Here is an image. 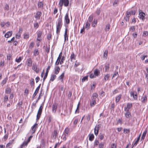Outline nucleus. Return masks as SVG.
Listing matches in <instances>:
<instances>
[{"label":"nucleus","instance_id":"30","mask_svg":"<svg viewBox=\"0 0 148 148\" xmlns=\"http://www.w3.org/2000/svg\"><path fill=\"white\" fill-rule=\"evenodd\" d=\"M63 3L64 6L67 7L68 6L69 3L68 0H63Z\"/></svg>","mask_w":148,"mask_h":148},{"label":"nucleus","instance_id":"32","mask_svg":"<svg viewBox=\"0 0 148 148\" xmlns=\"http://www.w3.org/2000/svg\"><path fill=\"white\" fill-rule=\"evenodd\" d=\"M56 77V76L55 75H51L50 80L53 81Z\"/></svg>","mask_w":148,"mask_h":148},{"label":"nucleus","instance_id":"11","mask_svg":"<svg viewBox=\"0 0 148 148\" xmlns=\"http://www.w3.org/2000/svg\"><path fill=\"white\" fill-rule=\"evenodd\" d=\"M50 66H48L47 68V69L46 72L45 73V76H44V78L43 79V81L44 82L45 80V79L47 78L48 73L49 72V70L50 69Z\"/></svg>","mask_w":148,"mask_h":148},{"label":"nucleus","instance_id":"55","mask_svg":"<svg viewBox=\"0 0 148 148\" xmlns=\"http://www.w3.org/2000/svg\"><path fill=\"white\" fill-rule=\"evenodd\" d=\"M28 94V89H26L24 91V95L26 96H27Z\"/></svg>","mask_w":148,"mask_h":148},{"label":"nucleus","instance_id":"8","mask_svg":"<svg viewBox=\"0 0 148 148\" xmlns=\"http://www.w3.org/2000/svg\"><path fill=\"white\" fill-rule=\"evenodd\" d=\"M65 21L67 24H68L70 23V20L69 17V14L68 13L66 14L65 16Z\"/></svg>","mask_w":148,"mask_h":148},{"label":"nucleus","instance_id":"53","mask_svg":"<svg viewBox=\"0 0 148 148\" xmlns=\"http://www.w3.org/2000/svg\"><path fill=\"white\" fill-rule=\"evenodd\" d=\"M34 27L36 28L37 29V28L38 27H39V25L38 24V23H34Z\"/></svg>","mask_w":148,"mask_h":148},{"label":"nucleus","instance_id":"15","mask_svg":"<svg viewBox=\"0 0 148 148\" xmlns=\"http://www.w3.org/2000/svg\"><path fill=\"white\" fill-rule=\"evenodd\" d=\"M12 34V31H9L5 34L4 36L6 38H8L11 36Z\"/></svg>","mask_w":148,"mask_h":148},{"label":"nucleus","instance_id":"47","mask_svg":"<svg viewBox=\"0 0 148 148\" xmlns=\"http://www.w3.org/2000/svg\"><path fill=\"white\" fill-rule=\"evenodd\" d=\"M7 80V78H5L1 82V85L2 86L4 85L6 83Z\"/></svg>","mask_w":148,"mask_h":148},{"label":"nucleus","instance_id":"41","mask_svg":"<svg viewBox=\"0 0 148 148\" xmlns=\"http://www.w3.org/2000/svg\"><path fill=\"white\" fill-rule=\"evenodd\" d=\"M71 61H72L73 59L75 60V54L73 53H72L71 55V58H70Z\"/></svg>","mask_w":148,"mask_h":148},{"label":"nucleus","instance_id":"44","mask_svg":"<svg viewBox=\"0 0 148 148\" xmlns=\"http://www.w3.org/2000/svg\"><path fill=\"white\" fill-rule=\"evenodd\" d=\"M11 92V89L9 88H7L5 89V92L7 93H10Z\"/></svg>","mask_w":148,"mask_h":148},{"label":"nucleus","instance_id":"54","mask_svg":"<svg viewBox=\"0 0 148 148\" xmlns=\"http://www.w3.org/2000/svg\"><path fill=\"white\" fill-rule=\"evenodd\" d=\"M130 132V130L129 129H124L123 130V133L125 134H126Z\"/></svg>","mask_w":148,"mask_h":148},{"label":"nucleus","instance_id":"13","mask_svg":"<svg viewBox=\"0 0 148 148\" xmlns=\"http://www.w3.org/2000/svg\"><path fill=\"white\" fill-rule=\"evenodd\" d=\"M98 96V95L97 93H93L91 97V100H96V98H97Z\"/></svg>","mask_w":148,"mask_h":148},{"label":"nucleus","instance_id":"20","mask_svg":"<svg viewBox=\"0 0 148 148\" xmlns=\"http://www.w3.org/2000/svg\"><path fill=\"white\" fill-rule=\"evenodd\" d=\"M57 134H58V133H57V131L56 130H55L54 131V132H53V136H52L53 138L54 139H56V136L57 135Z\"/></svg>","mask_w":148,"mask_h":148},{"label":"nucleus","instance_id":"7","mask_svg":"<svg viewBox=\"0 0 148 148\" xmlns=\"http://www.w3.org/2000/svg\"><path fill=\"white\" fill-rule=\"evenodd\" d=\"M132 103H128L127 104V107L124 108V110L125 111H129V109L132 107Z\"/></svg>","mask_w":148,"mask_h":148},{"label":"nucleus","instance_id":"36","mask_svg":"<svg viewBox=\"0 0 148 148\" xmlns=\"http://www.w3.org/2000/svg\"><path fill=\"white\" fill-rule=\"evenodd\" d=\"M110 77V75L109 74H107L104 77V81L106 82L107 80H108Z\"/></svg>","mask_w":148,"mask_h":148},{"label":"nucleus","instance_id":"58","mask_svg":"<svg viewBox=\"0 0 148 148\" xmlns=\"http://www.w3.org/2000/svg\"><path fill=\"white\" fill-rule=\"evenodd\" d=\"M148 35V32L147 31L144 32L143 34V36H146Z\"/></svg>","mask_w":148,"mask_h":148},{"label":"nucleus","instance_id":"40","mask_svg":"<svg viewBox=\"0 0 148 148\" xmlns=\"http://www.w3.org/2000/svg\"><path fill=\"white\" fill-rule=\"evenodd\" d=\"M146 133H147L146 131H144L143 132V134L142 136L141 137V139H143V140L145 138V137Z\"/></svg>","mask_w":148,"mask_h":148},{"label":"nucleus","instance_id":"37","mask_svg":"<svg viewBox=\"0 0 148 148\" xmlns=\"http://www.w3.org/2000/svg\"><path fill=\"white\" fill-rule=\"evenodd\" d=\"M99 137L101 140H103L104 138V134L102 133H100L99 135Z\"/></svg>","mask_w":148,"mask_h":148},{"label":"nucleus","instance_id":"17","mask_svg":"<svg viewBox=\"0 0 148 148\" xmlns=\"http://www.w3.org/2000/svg\"><path fill=\"white\" fill-rule=\"evenodd\" d=\"M141 101L143 103H146L147 101V96L145 95L142 97L141 99Z\"/></svg>","mask_w":148,"mask_h":148},{"label":"nucleus","instance_id":"24","mask_svg":"<svg viewBox=\"0 0 148 148\" xmlns=\"http://www.w3.org/2000/svg\"><path fill=\"white\" fill-rule=\"evenodd\" d=\"M140 137V135L137 138V140L136 141L134 142V144L133 145V147L135 146L136 145L137 143H138Z\"/></svg>","mask_w":148,"mask_h":148},{"label":"nucleus","instance_id":"4","mask_svg":"<svg viewBox=\"0 0 148 148\" xmlns=\"http://www.w3.org/2000/svg\"><path fill=\"white\" fill-rule=\"evenodd\" d=\"M139 12L140 18L143 21L145 19V13L142 12L141 10H139Z\"/></svg>","mask_w":148,"mask_h":148},{"label":"nucleus","instance_id":"29","mask_svg":"<svg viewBox=\"0 0 148 148\" xmlns=\"http://www.w3.org/2000/svg\"><path fill=\"white\" fill-rule=\"evenodd\" d=\"M96 104V100H92L90 103V105L91 107H93Z\"/></svg>","mask_w":148,"mask_h":148},{"label":"nucleus","instance_id":"46","mask_svg":"<svg viewBox=\"0 0 148 148\" xmlns=\"http://www.w3.org/2000/svg\"><path fill=\"white\" fill-rule=\"evenodd\" d=\"M88 76H86L83 77L82 79V82H84L86 80H88Z\"/></svg>","mask_w":148,"mask_h":148},{"label":"nucleus","instance_id":"56","mask_svg":"<svg viewBox=\"0 0 148 148\" xmlns=\"http://www.w3.org/2000/svg\"><path fill=\"white\" fill-rule=\"evenodd\" d=\"M61 28H56V34H59V33L60 31V30L61 29Z\"/></svg>","mask_w":148,"mask_h":148},{"label":"nucleus","instance_id":"23","mask_svg":"<svg viewBox=\"0 0 148 148\" xmlns=\"http://www.w3.org/2000/svg\"><path fill=\"white\" fill-rule=\"evenodd\" d=\"M69 132V129L68 128H66L64 131V136H68Z\"/></svg>","mask_w":148,"mask_h":148},{"label":"nucleus","instance_id":"51","mask_svg":"<svg viewBox=\"0 0 148 148\" xmlns=\"http://www.w3.org/2000/svg\"><path fill=\"white\" fill-rule=\"evenodd\" d=\"M42 32L41 31H39L37 33L38 38H40L42 35Z\"/></svg>","mask_w":148,"mask_h":148},{"label":"nucleus","instance_id":"31","mask_svg":"<svg viewBox=\"0 0 148 148\" xmlns=\"http://www.w3.org/2000/svg\"><path fill=\"white\" fill-rule=\"evenodd\" d=\"M64 72L63 73L58 77V79L59 80H61L62 82L63 79L64 77Z\"/></svg>","mask_w":148,"mask_h":148},{"label":"nucleus","instance_id":"63","mask_svg":"<svg viewBox=\"0 0 148 148\" xmlns=\"http://www.w3.org/2000/svg\"><path fill=\"white\" fill-rule=\"evenodd\" d=\"M9 9V5L7 4L5 5V10H8Z\"/></svg>","mask_w":148,"mask_h":148},{"label":"nucleus","instance_id":"1","mask_svg":"<svg viewBox=\"0 0 148 148\" xmlns=\"http://www.w3.org/2000/svg\"><path fill=\"white\" fill-rule=\"evenodd\" d=\"M43 105L44 104H42V105H41L40 106L39 109L38 110V112L36 116V120L37 121H38L40 117V115L42 112V110L43 108Z\"/></svg>","mask_w":148,"mask_h":148},{"label":"nucleus","instance_id":"60","mask_svg":"<svg viewBox=\"0 0 148 148\" xmlns=\"http://www.w3.org/2000/svg\"><path fill=\"white\" fill-rule=\"evenodd\" d=\"M62 52H61L60 53L59 55V56L57 58L58 60H60L61 57L62 56Z\"/></svg>","mask_w":148,"mask_h":148},{"label":"nucleus","instance_id":"49","mask_svg":"<svg viewBox=\"0 0 148 148\" xmlns=\"http://www.w3.org/2000/svg\"><path fill=\"white\" fill-rule=\"evenodd\" d=\"M104 143H101L99 145V148H103Z\"/></svg>","mask_w":148,"mask_h":148},{"label":"nucleus","instance_id":"9","mask_svg":"<svg viewBox=\"0 0 148 148\" xmlns=\"http://www.w3.org/2000/svg\"><path fill=\"white\" fill-rule=\"evenodd\" d=\"M42 14V13L41 11H38L37 12L34 17L36 18L39 19L40 18V17L41 16Z\"/></svg>","mask_w":148,"mask_h":148},{"label":"nucleus","instance_id":"19","mask_svg":"<svg viewBox=\"0 0 148 148\" xmlns=\"http://www.w3.org/2000/svg\"><path fill=\"white\" fill-rule=\"evenodd\" d=\"M67 28L65 29V33L64 34V41H65L66 40H68V35L67 34Z\"/></svg>","mask_w":148,"mask_h":148},{"label":"nucleus","instance_id":"38","mask_svg":"<svg viewBox=\"0 0 148 148\" xmlns=\"http://www.w3.org/2000/svg\"><path fill=\"white\" fill-rule=\"evenodd\" d=\"M119 3V1L118 0H115L113 4V6L114 7H116L117 6V5Z\"/></svg>","mask_w":148,"mask_h":148},{"label":"nucleus","instance_id":"64","mask_svg":"<svg viewBox=\"0 0 148 148\" xmlns=\"http://www.w3.org/2000/svg\"><path fill=\"white\" fill-rule=\"evenodd\" d=\"M8 97L7 95H5L4 97V101L5 102H6L8 100Z\"/></svg>","mask_w":148,"mask_h":148},{"label":"nucleus","instance_id":"35","mask_svg":"<svg viewBox=\"0 0 148 148\" xmlns=\"http://www.w3.org/2000/svg\"><path fill=\"white\" fill-rule=\"evenodd\" d=\"M97 20H95V19L92 23V25L93 27H95L96 26V25H97Z\"/></svg>","mask_w":148,"mask_h":148},{"label":"nucleus","instance_id":"25","mask_svg":"<svg viewBox=\"0 0 148 148\" xmlns=\"http://www.w3.org/2000/svg\"><path fill=\"white\" fill-rule=\"evenodd\" d=\"M108 53V51L107 50H105L104 53L103 58L105 60L107 59Z\"/></svg>","mask_w":148,"mask_h":148},{"label":"nucleus","instance_id":"43","mask_svg":"<svg viewBox=\"0 0 148 148\" xmlns=\"http://www.w3.org/2000/svg\"><path fill=\"white\" fill-rule=\"evenodd\" d=\"M90 25V23L88 22H87L85 26V28L87 29H88L89 28Z\"/></svg>","mask_w":148,"mask_h":148},{"label":"nucleus","instance_id":"3","mask_svg":"<svg viewBox=\"0 0 148 148\" xmlns=\"http://www.w3.org/2000/svg\"><path fill=\"white\" fill-rule=\"evenodd\" d=\"M62 25V16H59L58 20V23L56 25V28H61Z\"/></svg>","mask_w":148,"mask_h":148},{"label":"nucleus","instance_id":"16","mask_svg":"<svg viewBox=\"0 0 148 148\" xmlns=\"http://www.w3.org/2000/svg\"><path fill=\"white\" fill-rule=\"evenodd\" d=\"M60 70V68L59 66H57L55 68L54 73L56 75H57L59 73Z\"/></svg>","mask_w":148,"mask_h":148},{"label":"nucleus","instance_id":"62","mask_svg":"<svg viewBox=\"0 0 148 148\" xmlns=\"http://www.w3.org/2000/svg\"><path fill=\"white\" fill-rule=\"evenodd\" d=\"M63 0H60V1L59 4L60 6L61 7H62V6L63 4Z\"/></svg>","mask_w":148,"mask_h":148},{"label":"nucleus","instance_id":"34","mask_svg":"<svg viewBox=\"0 0 148 148\" xmlns=\"http://www.w3.org/2000/svg\"><path fill=\"white\" fill-rule=\"evenodd\" d=\"M14 140H13L12 141H11V142H10L8 143L6 145V147H10L12 145L13 143Z\"/></svg>","mask_w":148,"mask_h":148},{"label":"nucleus","instance_id":"22","mask_svg":"<svg viewBox=\"0 0 148 148\" xmlns=\"http://www.w3.org/2000/svg\"><path fill=\"white\" fill-rule=\"evenodd\" d=\"M89 140L92 141L93 140L94 138V136L93 134H90L89 135Z\"/></svg>","mask_w":148,"mask_h":148},{"label":"nucleus","instance_id":"18","mask_svg":"<svg viewBox=\"0 0 148 148\" xmlns=\"http://www.w3.org/2000/svg\"><path fill=\"white\" fill-rule=\"evenodd\" d=\"M122 96V95L120 94L117 96L116 97L115 101L116 103H118L119 101Z\"/></svg>","mask_w":148,"mask_h":148},{"label":"nucleus","instance_id":"50","mask_svg":"<svg viewBox=\"0 0 148 148\" xmlns=\"http://www.w3.org/2000/svg\"><path fill=\"white\" fill-rule=\"evenodd\" d=\"M135 29V27L134 26H132L130 28V31L132 32H133L134 31Z\"/></svg>","mask_w":148,"mask_h":148},{"label":"nucleus","instance_id":"45","mask_svg":"<svg viewBox=\"0 0 148 148\" xmlns=\"http://www.w3.org/2000/svg\"><path fill=\"white\" fill-rule=\"evenodd\" d=\"M110 24H108L107 25H106V28H105V30L106 31H108L109 29H110Z\"/></svg>","mask_w":148,"mask_h":148},{"label":"nucleus","instance_id":"2","mask_svg":"<svg viewBox=\"0 0 148 148\" xmlns=\"http://www.w3.org/2000/svg\"><path fill=\"white\" fill-rule=\"evenodd\" d=\"M32 136H30L28 139L25 142H24L20 146V148H23L25 146H27L28 143L30 141L32 137Z\"/></svg>","mask_w":148,"mask_h":148},{"label":"nucleus","instance_id":"12","mask_svg":"<svg viewBox=\"0 0 148 148\" xmlns=\"http://www.w3.org/2000/svg\"><path fill=\"white\" fill-rule=\"evenodd\" d=\"M27 66H31L32 65V61L31 58H29L27 60Z\"/></svg>","mask_w":148,"mask_h":148},{"label":"nucleus","instance_id":"42","mask_svg":"<svg viewBox=\"0 0 148 148\" xmlns=\"http://www.w3.org/2000/svg\"><path fill=\"white\" fill-rule=\"evenodd\" d=\"M93 19V16L92 15H90L88 18V21L90 23L92 21Z\"/></svg>","mask_w":148,"mask_h":148},{"label":"nucleus","instance_id":"21","mask_svg":"<svg viewBox=\"0 0 148 148\" xmlns=\"http://www.w3.org/2000/svg\"><path fill=\"white\" fill-rule=\"evenodd\" d=\"M43 7V4L42 2L39 1L38 3V8H42Z\"/></svg>","mask_w":148,"mask_h":148},{"label":"nucleus","instance_id":"26","mask_svg":"<svg viewBox=\"0 0 148 148\" xmlns=\"http://www.w3.org/2000/svg\"><path fill=\"white\" fill-rule=\"evenodd\" d=\"M39 54V52L38 49H35L34 51V55L35 56L38 55Z\"/></svg>","mask_w":148,"mask_h":148},{"label":"nucleus","instance_id":"39","mask_svg":"<svg viewBox=\"0 0 148 148\" xmlns=\"http://www.w3.org/2000/svg\"><path fill=\"white\" fill-rule=\"evenodd\" d=\"M23 58L21 57H19L18 59L16 58L15 61L17 62H20L22 60Z\"/></svg>","mask_w":148,"mask_h":148},{"label":"nucleus","instance_id":"57","mask_svg":"<svg viewBox=\"0 0 148 148\" xmlns=\"http://www.w3.org/2000/svg\"><path fill=\"white\" fill-rule=\"evenodd\" d=\"M31 86H34V79H32L31 80Z\"/></svg>","mask_w":148,"mask_h":148},{"label":"nucleus","instance_id":"52","mask_svg":"<svg viewBox=\"0 0 148 148\" xmlns=\"http://www.w3.org/2000/svg\"><path fill=\"white\" fill-rule=\"evenodd\" d=\"M99 143V140H95L94 142V145L95 146H97Z\"/></svg>","mask_w":148,"mask_h":148},{"label":"nucleus","instance_id":"48","mask_svg":"<svg viewBox=\"0 0 148 148\" xmlns=\"http://www.w3.org/2000/svg\"><path fill=\"white\" fill-rule=\"evenodd\" d=\"M126 17L129 18V17L131 15V12H126Z\"/></svg>","mask_w":148,"mask_h":148},{"label":"nucleus","instance_id":"5","mask_svg":"<svg viewBox=\"0 0 148 148\" xmlns=\"http://www.w3.org/2000/svg\"><path fill=\"white\" fill-rule=\"evenodd\" d=\"M58 104L56 103H54L52 106V111L53 113H55L56 111L57 108Z\"/></svg>","mask_w":148,"mask_h":148},{"label":"nucleus","instance_id":"61","mask_svg":"<svg viewBox=\"0 0 148 148\" xmlns=\"http://www.w3.org/2000/svg\"><path fill=\"white\" fill-rule=\"evenodd\" d=\"M109 68V64H108L107 65L105 66V71H106L108 70Z\"/></svg>","mask_w":148,"mask_h":148},{"label":"nucleus","instance_id":"59","mask_svg":"<svg viewBox=\"0 0 148 148\" xmlns=\"http://www.w3.org/2000/svg\"><path fill=\"white\" fill-rule=\"evenodd\" d=\"M21 36V34L19 33H17V34L16 35V38H17L18 39H19Z\"/></svg>","mask_w":148,"mask_h":148},{"label":"nucleus","instance_id":"28","mask_svg":"<svg viewBox=\"0 0 148 148\" xmlns=\"http://www.w3.org/2000/svg\"><path fill=\"white\" fill-rule=\"evenodd\" d=\"M126 113L125 114V116L126 118H129L130 116H131L130 113L128 111H126Z\"/></svg>","mask_w":148,"mask_h":148},{"label":"nucleus","instance_id":"14","mask_svg":"<svg viewBox=\"0 0 148 148\" xmlns=\"http://www.w3.org/2000/svg\"><path fill=\"white\" fill-rule=\"evenodd\" d=\"M38 126V124L37 123H35L34 125L32 127V130L33 131L32 133H34L36 131V129L37 128Z\"/></svg>","mask_w":148,"mask_h":148},{"label":"nucleus","instance_id":"6","mask_svg":"<svg viewBox=\"0 0 148 148\" xmlns=\"http://www.w3.org/2000/svg\"><path fill=\"white\" fill-rule=\"evenodd\" d=\"M32 69L38 73L40 71V69L37 68V66L36 64H33L32 66Z\"/></svg>","mask_w":148,"mask_h":148},{"label":"nucleus","instance_id":"27","mask_svg":"<svg viewBox=\"0 0 148 148\" xmlns=\"http://www.w3.org/2000/svg\"><path fill=\"white\" fill-rule=\"evenodd\" d=\"M100 74L99 70L98 69H95L94 72V74L95 76H97Z\"/></svg>","mask_w":148,"mask_h":148},{"label":"nucleus","instance_id":"33","mask_svg":"<svg viewBox=\"0 0 148 148\" xmlns=\"http://www.w3.org/2000/svg\"><path fill=\"white\" fill-rule=\"evenodd\" d=\"M99 129L95 127L94 128V134L96 136H97L98 134Z\"/></svg>","mask_w":148,"mask_h":148},{"label":"nucleus","instance_id":"10","mask_svg":"<svg viewBox=\"0 0 148 148\" xmlns=\"http://www.w3.org/2000/svg\"><path fill=\"white\" fill-rule=\"evenodd\" d=\"M41 84H40L39 86L37 88L36 90H35V91L33 95L32 98H33L35 97L37 93H38L39 90L40 88V86Z\"/></svg>","mask_w":148,"mask_h":148}]
</instances>
